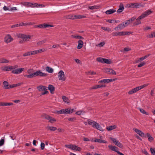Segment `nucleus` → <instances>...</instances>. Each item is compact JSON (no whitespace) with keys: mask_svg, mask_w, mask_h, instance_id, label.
<instances>
[{"mask_svg":"<svg viewBox=\"0 0 155 155\" xmlns=\"http://www.w3.org/2000/svg\"><path fill=\"white\" fill-rule=\"evenodd\" d=\"M62 99L63 100V101L65 103L68 104L69 103V100L68 98V97H66V96H62Z\"/></svg>","mask_w":155,"mask_h":155,"instance_id":"72a5a7b5","label":"nucleus"},{"mask_svg":"<svg viewBox=\"0 0 155 155\" xmlns=\"http://www.w3.org/2000/svg\"><path fill=\"white\" fill-rule=\"evenodd\" d=\"M73 111V109L68 108L63 109L59 110H55L54 111V113L55 114H68L72 113Z\"/></svg>","mask_w":155,"mask_h":155,"instance_id":"f03ea898","label":"nucleus"},{"mask_svg":"<svg viewBox=\"0 0 155 155\" xmlns=\"http://www.w3.org/2000/svg\"><path fill=\"white\" fill-rule=\"evenodd\" d=\"M23 56L24 57L27 56H28L31 55V51H28L24 53L23 54Z\"/></svg>","mask_w":155,"mask_h":155,"instance_id":"79ce46f5","label":"nucleus"},{"mask_svg":"<svg viewBox=\"0 0 155 155\" xmlns=\"http://www.w3.org/2000/svg\"><path fill=\"white\" fill-rule=\"evenodd\" d=\"M43 51L42 49L31 51V55L38 54V53H41Z\"/></svg>","mask_w":155,"mask_h":155,"instance_id":"f3484780","label":"nucleus"},{"mask_svg":"<svg viewBox=\"0 0 155 155\" xmlns=\"http://www.w3.org/2000/svg\"><path fill=\"white\" fill-rule=\"evenodd\" d=\"M31 6L30 7L31 8H38V3H31Z\"/></svg>","mask_w":155,"mask_h":155,"instance_id":"a19ab883","label":"nucleus"},{"mask_svg":"<svg viewBox=\"0 0 155 155\" xmlns=\"http://www.w3.org/2000/svg\"><path fill=\"white\" fill-rule=\"evenodd\" d=\"M100 8V6L99 5H94L92 6H89L88 8V9L91 10L98 9Z\"/></svg>","mask_w":155,"mask_h":155,"instance_id":"2f4dec72","label":"nucleus"},{"mask_svg":"<svg viewBox=\"0 0 155 155\" xmlns=\"http://www.w3.org/2000/svg\"><path fill=\"white\" fill-rule=\"evenodd\" d=\"M75 17H76V18L77 19L84 18H85L86 17L85 16L79 15H78L77 16H75Z\"/></svg>","mask_w":155,"mask_h":155,"instance_id":"de8ad7c7","label":"nucleus"},{"mask_svg":"<svg viewBox=\"0 0 155 155\" xmlns=\"http://www.w3.org/2000/svg\"><path fill=\"white\" fill-rule=\"evenodd\" d=\"M105 43L103 41L99 43L96 46L100 47H103L105 45Z\"/></svg>","mask_w":155,"mask_h":155,"instance_id":"a18cd8bd","label":"nucleus"},{"mask_svg":"<svg viewBox=\"0 0 155 155\" xmlns=\"http://www.w3.org/2000/svg\"><path fill=\"white\" fill-rule=\"evenodd\" d=\"M58 74L59 80L63 81L65 80L66 78L64 72L62 70L60 71L58 73Z\"/></svg>","mask_w":155,"mask_h":155,"instance_id":"0eeeda50","label":"nucleus"},{"mask_svg":"<svg viewBox=\"0 0 155 155\" xmlns=\"http://www.w3.org/2000/svg\"><path fill=\"white\" fill-rule=\"evenodd\" d=\"M17 10V8L16 7H12L10 8L9 11H15Z\"/></svg>","mask_w":155,"mask_h":155,"instance_id":"13d9d810","label":"nucleus"},{"mask_svg":"<svg viewBox=\"0 0 155 155\" xmlns=\"http://www.w3.org/2000/svg\"><path fill=\"white\" fill-rule=\"evenodd\" d=\"M77 15H68V18L70 19H77L75 17V16H77Z\"/></svg>","mask_w":155,"mask_h":155,"instance_id":"3c124183","label":"nucleus"},{"mask_svg":"<svg viewBox=\"0 0 155 155\" xmlns=\"http://www.w3.org/2000/svg\"><path fill=\"white\" fill-rule=\"evenodd\" d=\"M102 63H106L107 64H109L111 63V62L110 61L107 59L103 58Z\"/></svg>","mask_w":155,"mask_h":155,"instance_id":"58836bf2","label":"nucleus"},{"mask_svg":"<svg viewBox=\"0 0 155 155\" xmlns=\"http://www.w3.org/2000/svg\"><path fill=\"white\" fill-rule=\"evenodd\" d=\"M143 19V18L141 15L139 16L136 19V21L134 23V25H137L141 23V20Z\"/></svg>","mask_w":155,"mask_h":155,"instance_id":"2eb2a0df","label":"nucleus"},{"mask_svg":"<svg viewBox=\"0 0 155 155\" xmlns=\"http://www.w3.org/2000/svg\"><path fill=\"white\" fill-rule=\"evenodd\" d=\"M119 36H123L126 35L125 32V31H121L119 32Z\"/></svg>","mask_w":155,"mask_h":155,"instance_id":"680f3d73","label":"nucleus"},{"mask_svg":"<svg viewBox=\"0 0 155 155\" xmlns=\"http://www.w3.org/2000/svg\"><path fill=\"white\" fill-rule=\"evenodd\" d=\"M71 37L74 38L75 39H80L83 40L84 39V38L81 36H79L77 35H72Z\"/></svg>","mask_w":155,"mask_h":155,"instance_id":"c756f323","label":"nucleus"},{"mask_svg":"<svg viewBox=\"0 0 155 155\" xmlns=\"http://www.w3.org/2000/svg\"><path fill=\"white\" fill-rule=\"evenodd\" d=\"M133 130L136 133L139 134L141 137H145L144 133L142 132L141 130L135 128H134Z\"/></svg>","mask_w":155,"mask_h":155,"instance_id":"ddd939ff","label":"nucleus"},{"mask_svg":"<svg viewBox=\"0 0 155 155\" xmlns=\"http://www.w3.org/2000/svg\"><path fill=\"white\" fill-rule=\"evenodd\" d=\"M11 70L13 69H15L17 68H18V65H15L14 66H11Z\"/></svg>","mask_w":155,"mask_h":155,"instance_id":"69168bd1","label":"nucleus"},{"mask_svg":"<svg viewBox=\"0 0 155 155\" xmlns=\"http://www.w3.org/2000/svg\"><path fill=\"white\" fill-rule=\"evenodd\" d=\"M10 62L9 60L3 58H0V63H8Z\"/></svg>","mask_w":155,"mask_h":155,"instance_id":"dca6fc26","label":"nucleus"},{"mask_svg":"<svg viewBox=\"0 0 155 155\" xmlns=\"http://www.w3.org/2000/svg\"><path fill=\"white\" fill-rule=\"evenodd\" d=\"M109 148L112 150L116 152L117 153L118 151V148L115 147L114 146L112 145H109L108 146Z\"/></svg>","mask_w":155,"mask_h":155,"instance_id":"6ab92c4d","label":"nucleus"},{"mask_svg":"<svg viewBox=\"0 0 155 155\" xmlns=\"http://www.w3.org/2000/svg\"><path fill=\"white\" fill-rule=\"evenodd\" d=\"M116 145L118 146L120 148H122L123 145L119 141H118L115 144Z\"/></svg>","mask_w":155,"mask_h":155,"instance_id":"4d7b16f0","label":"nucleus"},{"mask_svg":"<svg viewBox=\"0 0 155 155\" xmlns=\"http://www.w3.org/2000/svg\"><path fill=\"white\" fill-rule=\"evenodd\" d=\"M13 40V38H12L11 35L9 34L6 35L5 38V41L7 43L12 41Z\"/></svg>","mask_w":155,"mask_h":155,"instance_id":"1a4fd4ad","label":"nucleus"},{"mask_svg":"<svg viewBox=\"0 0 155 155\" xmlns=\"http://www.w3.org/2000/svg\"><path fill=\"white\" fill-rule=\"evenodd\" d=\"M45 118L48 120V121L51 123H52L56 121V119L48 115H45Z\"/></svg>","mask_w":155,"mask_h":155,"instance_id":"6e6552de","label":"nucleus"},{"mask_svg":"<svg viewBox=\"0 0 155 155\" xmlns=\"http://www.w3.org/2000/svg\"><path fill=\"white\" fill-rule=\"evenodd\" d=\"M47 76V74L43 73L40 70H39L28 75H24V76L28 78H32L37 76L46 77Z\"/></svg>","mask_w":155,"mask_h":155,"instance_id":"f257e3e1","label":"nucleus"},{"mask_svg":"<svg viewBox=\"0 0 155 155\" xmlns=\"http://www.w3.org/2000/svg\"><path fill=\"white\" fill-rule=\"evenodd\" d=\"M2 70L4 71H9L11 70V68L10 66H6L4 67H2L1 68Z\"/></svg>","mask_w":155,"mask_h":155,"instance_id":"bb28decb","label":"nucleus"},{"mask_svg":"<svg viewBox=\"0 0 155 155\" xmlns=\"http://www.w3.org/2000/svg\"><path fill=\"white\" fill-rule=\"evenodd\" d=\"M4 142V140L3 139H2L0 140V146H2Z\"/></svg>","mask_w":155,"mask_h":155,"instance_id":"0e129e2a","label":"nucleus"},{"mask_svg":"<svg viewBox=\"0 0 155 155\" xmlns=\"http://www.w3.org/2000/svg\"><path fill=\"white\" fill-rule=\"evenodd\" d=\"M114 81V79H106L98 81L99 83H107L110 82Z\"/></svg>","mask_w":155,"mask_h":155,"instance_id":"9b49d317","label":"nucleus"},{"mask_svg":"<svg viewBox=\"0 0 155 155\" xmlns=\"http://www.w3.org/2000/svg\"><path fill=\"white\" fill-rule=\"evenodd\" d=\"M25 69L23 68H16L13 70L12 73L14 74H19L21 73Z\"/></svg>","mask_w":155,"mask_h":155,"instance_id":"9d476101","label":"nucleus"},{"mask_svg":"<svg viewBox=\"0 0 155 155\" xmlns=\"http://www.w3.org/2000/svg\"><path fill=\"white\" fill-rule=\"evenodd\" d=\"M130 20H127L126 22H123V24H124V26H125V27L128 26L130 23Z\"/></svg>","mask_w":155,"mask_h":155,"instance_id":"8fccbe9b","label":"nucleus"},{"mask_svg":"<svg viewBox=\"0 0 155 155\" xmlns=\"http://www.w3.org/2000/svg\"><path fill=\"white\" fill-rule=\"evenodd\" d=\"M150 151L151 153L153 155H155V148H150Z\"/></svg>","mask_w":155,"mask_h":155,"instance_id":"09e8293b","label":"nucleus"},{"mask_svg":"<svg viewBox=\"0 0 155 155\" xmlns=\"http://www.w3.org/2000/svg\"><path fill=\"white\" fill-rule=\"evenodd\" d=\"M78 45L77 46V48L78 49H80L83 46V41L81 40H79L78 41Z\"/></svg>","mask_w":155,"mask_h":155,"instance_id":"aec40b11","label":"nucleus"},{"mask_svg":"<svg viewBox=\"0 0 155 155\" xmlns=\"http://www.w3.org/2000/svg\"><path fill=\"white\" fill-rule=\"evenodd\" d=\"M107 71L108 72H109V73L110 74H112L114 75H116V73L115 72V71L114 70L111 69H107Z\"/></svg>","mask_w":155,"mask_h":155,"instance_id":"f704fd0d","label":"nucleus"},{"mask_svg":"<svg viewBox=\"0 0 155 155\" xmlns=\"http://www.w3.org/2000/svg\"><path fill=\"white\" fill-rule=\"evenodd\" d=\"M124 9V7L123 5L122 4H120L119 9L117 10V12L119 13L121 12Z\"/></svg>","mask_w":155,"mask_h":155,"instance_id":"5701e85b","label":"nucleus"},{"mask_svg":"<svg viewBox=\"0 0 155 155\" xmlns=\"http://www.w3.org/2000/svg\"><path fill=\"white\" fill-rule=\"evenodd\" d=\"M17 36L18 38L23 39L20 41L19 43H22L26 41H29L28 39L31 38V35L24 34H19Z\"/></svg>","mask_w":155,"mask_h":155,"instance_id":"20e7f679","label":"nucleus"},{"mask_svg":"<svg viewBox=\"0 0 155 155\" xmlns=\"http://www.w3.org/2000/svg\"><path fill=\"white\" fill-rule=\"evenodd\" d=\"M152 12V11H151L149 9L143 13L141 15V17L143 18H145L147 16L150 14Z\"/></svg>","mask_w":155,"mask_h":155,"instance_id":"f8f14e48","label":"nucleus"},{"mask_svg":"<svg viewBox=\"0 0 155 155\" xmlns=\"http://www.w3.org/2000/svg\"><path fill=\"white\" fill-rule=\"evenodd\" d=\"M147 85L145 84L139 86L135 88L132 89L130 91L128 92V93L129 94H132L138 91L143 89Z\"/></svg>","mask_w":155,"mask_h":155,"instance_id":"39448f33","label":"nucleus"},{"mask_svg":"<svg viewBox=\"0 0 155 155\" xmlns=\"http://www.w3.org/2000/svg\"><path fill=\"white\" fill-rule=\"evenodd\" d=\"M3 84L4 85V87L6 89L10 88V84H8V83L7 81H4L3 82Z\"/></svg>","mask_w":155,"mask_h":155,"instance_id":"4be33fe9","label":"nucleus"},{"mask_svg":"<svg viewBox=\"0 0 155 155\" xmlns=\"http://www.w3.org/2000/svg\"><path fill=\"white\" fill-rule=\"evenodd\" d=\"M46 129L47 130H49L50 131H54L57 130V128L56 127H54L48 126L46 127Z\"/></svg>","mask_w":155,"mask_h":155,"instance_id":"a211bd4d","label":"nucleus"},{"mask_svg":"<svg viewBox=\"0 0 155 155\" xmlns=\"http://www.w3.org/2000/svg\"><path fill=\"white\" fill-rule=\"evenodd\" d=\"M110 139L112 141L113 143H114L115 144L116 143L118 142L117 141L116 138H113L112 137H110Z\"/></svg>","mask_w":155,"mask_h":155,"instance_id":"6e6d98bb","label":"nucleus"},{"mask_svg":"<svg viewBox=\"0 0 155 155\" xmlns=\"http://www.w3.org/2000/svg\"><path fill=\"white\" fill-rule=\"evenodd\" d=\"M144 58L143 57H142L141 58H140L139 59L136 61V63H139V62H141V61L143 60H144Z\"/></svg>","mask_w":155,"mask_h":155,"instance_id":"052dcab7","label":"nucleus"},{"mask_svg":"<svg viewBox=\"0 0 155 155\" xmlns=\"http://www.w3.org/2000/svg\"><path fill=\"white\" fill-rule=\"evenodd\" d=\"M35 28H44V24H41L39 25H35L34 26Z\"/></svg>","mask_w":155,"mask_h":155,"instance_id":"37998d69","label":"nucleus"},{"mask_svg":"<svg viewBox=\"0 0 155 155\" xmlns=\"http://www.w3.org/2000/svg\"><path fill=\"white\" fill-rule=\"evenodd\" d=\"M106 86V85L105 84L104 85H95L93 86L92 87V89H96L98 88H99L100 87H105Z\"/></svg>","mask_w":155,"mask_h":155,"instance_id":"7c9ffc66","label":"nucleus"},{"mask_svg":"<svg viewBox=\"0 0 155 155\" xmlns=\"http://www.w3.org/2000/svg\"><path fill=\"white\" fill-rule=\"evenodd\" d=\"M144 4H144V5H142V4H141L139 3H137V5H136L137 8H139L140 7L143 8L144 6Z\"/></svg>","mask_w":155,"mask_h":155,"instance_id":"864d4df0","label":"nucleus"},{"mask_svg":"<svg viewBox=\"0 0 155 155\" xmlns=\"http://www.w3.org/2000/svg\"><path fill=\"white\" fill-rule=\"evenodd\" d=\"M48 88L50 91L51 93L53 94L55 90L54 87L53 85L51 84L49 85Z\"/></svg>","mask_w":155,"mask_h":155,"instance_id":"412c9836","label":"nucleus"},{"mask_svg":"<svg viewBox=\"0 0 155 155\" xmlns=\"http://www.w3.org/2000/svg\"><path fill=\"white\" fill-rule=\"evenodd\" d=\"M125 27V26H124V24L122 23L119 25L117 27H115L114 28V29L115 30H120Z\"/></svg>","mask_w":155,"mask_h":155,"instance_id":"4468645a","label":"nucleus"},{"mask_svg":"<svg viewBox=\"0 0 155 155\" xmlns=\"http://www.w3.org/2000/svg\"><path fill=\"white\" fill-rule=\"evenodd\" d=\"M138 109L140 110V112L143 114H145L147 115H149V114L148 113L145 111L143 109L139 108H138Z\"/></svg>","mask_w":155,"mask_h":155,"instance_id":"e433bc0d","label":"nucleus"},{"mask_svg":"<svg viewBox=\"0 0 155 155\" xmlns=\"http://www.w3.org/2000/svg\"><path fill=\"white\" fill-rule=\"evenodd\" d=\"M76 119V118L75 117H73L69 118L68 120L70 121L74 122Z\"/></svg>","mask_w":155,"mask_h":155,"instance_id":"bf43d9fd","label":"nucleus"},{"mask_svg":"<svg viewBox=\"0 0 155 155\" xmlns=\"http://www.w3.org/2000/svg\"><path fill=\"white\" fill-rule=\"evenodd\" d=\"M87 123L89 125H91L93 128H95L101 131H104V130L96 122L89 119L87 120Z\"/></svg>","mask_w":155,"mask_h":155,"instance_id":"7ed1b4c3","label":"nucleus"},{"mask_svg":"<svg viewBox=\"0 0 155 155\" xmlns=\"http://www.w3.org/2000/svg\"><path fill=\"white\" fill-rule=\"evenodd\" d=\"M31 3L27 2H24L22 3L23 5L27 7H30L31 5Z\"/></svg>","mask_w":155,"mask_h":155,"instance_id":"4c0bfd02","label":"nucleus"},{"mask_svg":"<svg viewBox=\"0 0 155 155\" xmlns=\"http://www.w3.org/2000/svg\"><path fill=\"white\" fill-rule=\"evenodd\" d=\"M101 28L103 30L106 31H111V29L109 28L102 27Z\"/></svg>","mask_w":155,"mask_h":155,"instance_id":"603ef678","label":"nucleus"},{"mask_svg":"<svg viewBox=\"0 0 155 155\" xmlns=\"http://www.w3.org/2000/svg\"><path fill=\"white\" fill-rule=\"evenodd\" d=\"M116 127L117 126L116 125L110 126L108 127H106V129L107 130L110 131L115 129L116 128Z\"/></svg>","mask_w":155,"mask_h":155,"instance_id":"b1692460","label":"nucleus"},{"mask_svg":"<svg viewBox=\"0 0 155 155\" xmlns=\"http://www.w3.org/2000/svg\"><path fill=\"white\" fill-rule=\"evenodd\" d=\"M46 41V39L43 40L41 41H40L37 43V45H40L44 43H45Z\"/></svg>","mask_w":155,"mask_h":155,"instance_id":"c03bdc74","label":"nucleus"},{"mask_svg":"<svg viewBox=\"0 0 155 155\" xmlns=\"http://www.w3.org/2000/svg\"><path fill=\"white\" fill-rule=\"evenodd\" d=\"M46 70L49 73H52L53 72V69L48 66L46 67Z\"/></svg>","mask_w":155,"mask_h":155,"instance_id":"c9c22d12","label":"nucleus"},{"mask_svg":"<svg viewBox=\"0 0 155 155\" xmlns=\"http://www.w3.org/2000/svg\"><path fill=\"white\" fill-rule=\"evenodd\" d=\"M45 144L43 143H41V148L42 150L44 149L45 147Z\"/></svg>","mask_w":155,"mask_h":155,"instance_id":"338daca9","label":"nucleus"},{"mask_svg":"<svg viewBox=\"0 0 155 155\" xmlns=\"http://www.w3.org/2000/svg\"><path fill=\"white\" fill-rule=\"evenodd\" d=\"M74 149H75L74 150H76L80 151L81 150V149L79 147H78L75 145H74Z\"/></svg>","mask_w":155,"mask_h":155,"instance_id":"49530a36","label":"nucleus"},{"mask_svg":"<svg viewBox=\"0 0 155 155\" xmlns=\"http://www.w3.org/2000/svg\"><path fill=\"white\" fill-rule=\"evenodd\" d=\"M146 135H147L148 140L150 142H152L154 140V139L153 137H152L149 134L147 133Z\"/></svg>","mask_w":155,"mask_h":155,"instance_id":"473e14b6","label":"nucleus"},{"mask_svg":"<svg viewBox=\"0 0 155 155\" xmlns=\"http://www.w3.org/2000/svg\"><path fill=\"white\" fill-rule=\"evenodd\" d=\"M103 58L101 57L98 58H97V61L99 62L102 63Z\"/></svg>","mask_w":155,"mask_h":155,"instance_id":"e2e57ef3","label":"nucleus"},{"mask_svg":"<svg viewBox=\"0 0 155 155\" xmlns=\"http://www.w3.org/2000/svg\"><path fill=\"white\" fill-rule=\"evenodd\" d=\"M94 141L96 142H98L100 143H107V141L99 139H95L94 140Z\"/></svg>","mask_w":155,"mask_h":155,"instance_id":"c85d7f7f","label":"nucleus"},{"mask_svg":"<svg viewBox=\"0 0 155 155\" xmlns=\"http://www.w3.org/2000/svg\"><path fill=\"white\" fill-rule=\"evenodd\" d=\"M37 89L39 91H44V92L41 93L42 95H45L48 93V91H47L48 87L45 86L40 85L37 87Z\"/></svg>","mask_w":155,"mask_h":155,"instance_id":"423d86ee","label":"nucleus"},{"mask_svg":"<svg viewBox=\"0 0 155 155\" xmlns=\"http://www.w3.org/2000/svg\"><path fill=\"white\" fill-rule=\"evenodd\" d=\"M116 12V10L113 9H110L106 11L105 13L107 15H110Z\"/></svg>","mask_w":155,"mask_h":155,"instance_id":"393cba45","label":"nucleus"},{"mask_svg":"<svg viewBox=\"0 0 155 155\" xmlns=\"http://www.w3.org/2000/svg\"><path fill=\"white\" fill-rule=\"evenodd\" d=\"M137 3H132L129 4L127 5V6L129 8H137Z\"/></svg>","mask_w":155,"mask_h":155,"instance_id":"cd10ccee","label":"nucleus"},{"mask_svg":"<svg viewBox=\"0 0 155 155\" xmlns=\"http://www.w3.org/2000/svg\"><path fill=\"white\" fill-rule=\"evenodd\" d=\"M3 9L4 11H9L10 8L7 7L5 6H4L3 8Z\"/></svg>","mask_w":155,"mask_h":155,"instance_id":"774afa93","label":"nucleus"},{"mask_svg":"<svg viewBox=\"0 0 155 155\" xmlns=\"http://www.w3.org/2000/svg\"><path fill=\"white\" fill-rule=\"evenodd\" d=\"M13 103H5V102H0V106H11L12 105Z\"/></svg>","mask_w":155,"mask_h":155,"instance_id":"a878e982","label":"nucleus"},{"mask_svg":"<svg viewBox=\"0 0 155 155\" xmlns=\"http://www.w3.org/2000/svg\"><path fill=\"white\" fill-rule=\"evenodd\" d=\"M85 113V112L83 110H80L77 111L75 114L78 115H80L81 114H84Z\"/></svg>","mask_w":155,"mask_h":155,"instance_id":"ea45409f","label":"nucleus"},{"mask_svg":"<svg viewBox=\"0 0 155 155\" xmlns=\"http://www.w3.org/2000/svg\"><path fill=\"white\" fill-rule=\"evenodd\" d=\"M145 64V62L143 61V62H140L139 64H138L137 65V67L139 68L143 66Z\"/></svg>","mask_w":155,"mask_h":155,"instance_id":"5fc2aeb1","label":"nucleus"}]
</instances>
